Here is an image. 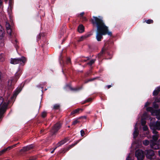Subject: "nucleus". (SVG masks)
I'll return each mask as SVG.
<instances>
[{
  "mask_svg": "<svg viewBox=\"0 0 160 160\" xmlns=\"http://www.w3.org/2000/svg\"><path fill=\"white\" fill-rule=\"evenodd\" d=\"M92 35V34L91 33H88L84 36H82L81 37L79 41H83L84 39L88 38L90 37Z\"/></svg>",
  "mask_w": 160,
  "mask_h": 160,
  "instance_id": "obj_25",
  "label": "nucleus"
},
{
  "mask_svg": "<svg viewBox=\"0 0 160 160\" xmlns=\"http://www.w3.org/2000/svg\"><path fill=\"white\" fill-rule=\"evenodd\" d=\"M145 22L147 24H148L152 23L153 22V20L152 19H148L147 20H146Z\"/></svg>",
  "mask_w": 160,
  "mask_h": 160,
  "instance_id": "obj_31",
  "label": "nucleus"
},
{
  "mask_svg": "<svg viewBox=\"0 0 160 160\" xmlns=\"http://www.w3.org/2000/svg\"><path fill=\"white\" fill-rule=\"evenodd\" d=\"M99 21H100V25H101L102 27H103L106 30L107 32L105 34V35L107 34L110 36H111L112 34V32L108 31V27L105 25V23L103 20L102 19L99 18Z\"/></svg>",
  "mask_w": 160,
  "mask_h": 160,
  "instance_id": "obj_7",
  "label": "nucleus"
},
{
  "mask_svg": "<svg viewBox=\"0 0 160 160\" xmlns=\"http://www.w3.org/2000/svg\"><path fill=\"white\" fill-rule=\"evenodd\" d=\"M60 108V105L59 104H55L54 105L53 107V109H54L55 110H58Z\"/></svg>",
  "mask_w": 160,
  "mask_h": 160,
  "instance_id": "obj_27",
  "label": "nucleus"
},
{
  "mask_svg": "<svg viewBox=\"0 0 160 160\" xmlns=\"http://www.w3.org/2000/svg\"><path fill=\"white\" fill-rule=\"evenodd\" d=\"M78 30L80 33L83 32L84 30V28L82 24L80 25L78 28Z\"/></svg>",
  "mask_w": 160,
  "mask_h": 160,
  "instance_id": "obj_24",
  "label": "nucleus"
},
{
  "mask_svg": "<svg viewBox=\"0 0 160 160\" xmlns=\"http://www.w3.org/2000/svg\"><path fill=\"white\" fill-rule=\"evenodd\" d=\"M146 156L147 158L150 159H154V158H153L155 155L154 151L151 149L146 150L145 151Z\"/></svg>",
  "mask_w": 160,
  "mask_h": 160,
  "instance_id": "obj_5",
  "label": "nucleus"
},
{
  "mask_svg": "<svg viewBox=\"0 0 160 160\" xmlns=\"http://www.w3.org/2000/svg\"><path fill=\"white\" fill-rule=\"evenodd\" d=\"M66 38H64L63 40H62V44L65 41V40H66Z\"/></svg>",
  "mask_w": 160,
  "mask_h": 160,
  "instance_id": "obj_52",
  "label": "nucleus"
},
{
  "mask_svg": "<svg viewBox=\"0 0 160 160\" xmlns=\"http://www.w3.org/2000/svg\"><path fill=\"white\" fill-rule=\"evenodd\" d=\"M69 140L68 138H66L58 142L57 144V147H59L64 144Z\"/></svg>",
  "mask_w": 160,
  "mask_h": 160,
  "instance_id": "obj_12",
  "label": "nucleus"
},
{
  "mask_svg": "<svg viewBox=\"0 0 160 160\" xmlns=\"http://www.w3.org/2000/svg\"><path fill=\"white\" fill-rule=\"evenodd\" d=\"M8 13H10L11 12H12V11L11 10H10V11H8Z\"/></svg>",
  "mask_w": 160,
  "mask_h": 160,
  "instance_id": "obj_58",
  "label": "nucleus"
},
{
  "mask_svg": "<svg viewBox=\"0 0 160 160\" xmlns=\"http://www.w3.org/2000/svg\"><path fill=\"white\" fill-rule=\"evenodd\" d=\"M83 86L82 85L80 87L78 86L75 88H71V91L75 92H78L82 88Z\"/></svg>",
  "mask_w": 160,
  "mask_h": 160,
  "instance_id": "obj_14",
  "label": "nucleus"
},
{
  "mask_svg": "<svg viewBox=\"0 0 160 160\" xmlns=\"http://www.w3.org/2000/svg\"><path fill=\"white\" fill-rule=\"evenodd\" d=\"M60 56H60V57H60V58H61V59L62 61V62L63 63V60H62V58H61L62 55H61V54Z\"/></svg>",
  "mask_w": 160,
  "mask_h": 160,
  "instance_id": "obj_57",
  "label": "nucleus"
},
{
  "mask_svg": "<svg viewBox=\"0 0 160 160\" xmlns=\"http://www.w3.org/2000/svg\"><path fill=\"white\" fill-rule=\"evenodd\" d=\"M87 58V60H83V61L84 62H86L88 60H89V57H87L86 58Z\"/></svg>",
  "mask_w": 160,
  "mask_h": 160,
  "instance_id": "obj_48",
  "label": "nucleus"
},
{
  "mask_svg": "<svg viewBox=\"0 0 160 160\" xmlns=\"http://www.w3.org/2000/svg\"><path fill=\"white\" fill-rule=\"evenodd\" d=\"M80 132H81V136L82 137L83 136H84V135H85V132L83 130H82L80 131Z\"/></svg>",
  "mask_w": 160,
  "mask_h": 160,
  "instance_id": "obj_41",
  "label": "nucleus"
},
{
  "mask_svg": "<svg viewBox=\"0 0 160 160\" xmlns=\"http://www.w3.org/2000/svg\"><path fill=\"white\" fill-rule=\"evenodd\" d=\"M8 1V0H5V2H7V1Z\"/></svg>",
  "mask_w": 160,
  "mask_h": 160,
  "instance_id": "obj_61",
  "label": "nucleus"
},
{
  "mask_svg": "<svg viewBox=\"0 0 160 160\" xmlns=\"http://www.w3.org/2000/svg\"><path fill=\"white\" fill-rule=\"evenodd\" d=\"M143 130L144 131H147L148 129V128L147 126H144L143 127Z\"/></svg>",
  "mask_w": 160,
  "mask_h": 160,
  "instance_id": "obj_44",
  "label": "nucleus"
},
{
  "mask_svg": "<svg viewBox=\"0 0 160 160\" xmlns=\"http://www.w3.org/2000/svg\"><path fill=\"white\" fill-rule=\"evenodd\" d=\"M91 22L93 27L97 28V33L96 38L98 41H101L103 38L102 35H105L107 32L103 27H102L100 25L99 18L97 17L93 16L91 19Z\"/></svg>",
  "mask_w": 160,
  "mask_h": 160,
  "instance_id": "obj_1",
  "label": "nucleus"
},
{
  "mask_svg": "<svg viewBox=\"0 0 160 160\" xmlns=\"http://www.w3.org/2000/svg\"><path fill=\"white\" fill-rule=\"evenodd\" d=\"M43 131V130H41V133H42Z\"/></svg>",
  "mask_w": 160,
  "mask_h": 160,
  "instance_id": "obj_59",
  "label": "nucleus"
},
{
  "mask_svg": "<svg viewBox=\"0 0 160 160\" xmlns=\"http://www.w3.org/2000/svg\"><path fill=\"white\" fill-rule=\"evenodd\" d=\"M12 147V145L11 146H9L8 147V148H4L1 151H0V156L2 155V154L4 153L7 151L9 150L10 149H11L12 148H13Z\"/></svg>",
  "mask_w": 160,
  "mask_h": 160,
  "instance_id": "obj_15",
  "label": "nucleus"
},
{
  "mask_svg": "<svg viewBox=\"0 0 160 160\" xmlns=\"http://www.w3.org/2000/svg\"><path fill=\"white\" fill-rule=\"evenodd\" d=\"M155 145H157V144H155L154 145V146H155Z\"/></svg>",
  "mask_w": 160,
  "mask_h": 160,
  "instance_id": "obj_62",
  "label": "nucleus"
},
{
  "mask_svg": "<svg viewBox=\"0 0 160 160\" xmlns=\"http://www.w3.org/2000/svg\"><path fill=\"white\" fill-rule=\"evenodd\" d=\"M14 0H9V6L8 9L12 10L13 8Z\"/></svg>",
  "mask_w": 160,
  "mask_h": 160,
  "instance_id": "obj_20",
  "label": "nucleus"
},
{
  "mask_svg": "<svg viewBox=\"0 0 160 160\" xmlns=\"http://www.w3.org/2000/svg\"><path fill=\"white\" fill-rule=\"evenodd\" d=\"M68 128H70V126H68Z\"/></svg>",
  "mask_w": 160,
  "mask_h": 160,
  "instance_id": "obj_63",
  "label": "nucleus"
},
{
  "mask_svg": "<svg viewBox=\"0 0 160 160\" xmlns=\"http://www.w3.org/2000/svg\"><path fill=\"white\" fill-rule=\"evenodd\" d=\"M65 32L66 27L65 26H63V28L61 29L59 32V35L61 38L64 34Z\"/></svg>",
  "mask_w": 160,
  "mask_h": 160,
  "instance_id": "obj_26",
  "label": "nucleus"
},
{
  "mask_svg": "<svg viewBox=\"0 0 160 160\" xmlns=\"http://www.w3.org/2000/svg\"><path fill=\"white\" fill-rule=\"evenodd\" d=\"M150 127L151 128H153L160 130V121H157L156 122H152L150 124Z\"/></svg>",
  "mask_w": 160,
  "mask_h": 160,
  "instance_id": "obj_9",
  "label": "nucleus"
},
{
  "mask_svg": "<svg viewBox=\"0 0 160 160\" xmlns=\"http://www.w3.org/2000/svg\"><path fill=\"white\" fill-rule=\"evenodd\" d=\"M130 158V157L129 156H128V157L127 158L126 160H130V159H129V158Z\"/></svg>",
  "mask_w": 160,
  "mask_h": 160,
  "instance_id": "obj_53",
  "label": "nucleus"
},
{
  "mask_svg": "<svg viewBox=\"0 0 160 160\" xmlns=\"http://www.w3.org/2000/svg\"><path fill=\"white\" fill-rule=\"evenodd\" d=\"M7 33L9 35V37L10 38V40L12 42L14 46L17 50L19 48L18 44L19 43L16 38L12 39V38L13 37V35L12 34V30L11 28L7 29Z\"/></svg>",
  "mask_w": 160,
  "mask_h": 160,
  "instance_id": "obj_3",
  "label": "nucleus"
},
{
  "mask_svg": "<svg viewBox=\"0 0 160 160\" xmlns=\"http://www.w3.org/2000/svg\"><path fill=\"white\" fill-rule=\"evenodd\" d=\"M79 122H80V121H79L78 120V119H77L74 120L72 122V125H75L76 124H77L78 123H79Z\"/></svg>",
  "mask_w": 160,
  "mask_h": 160,
  "instance_id": "obj_34",
  "label": "nucleus"
},
{
  "mask_svg": "<svg viewBox=\"0 0 160 160\" xmlns=\"http://www.w3.org/2000/svg\"><path fill=\"white\" fill-rule=\"evenodd\" d=\"M22 73V71L21 70L20 68H18V70L17 72H16L15 74V78L16 79V81L19 78L20 76L21 75Z\"/></svg>",
  "mask_w": 160,
  "mask_h": 160,
  "instance_id": "obj_18",
  "label": "nucleus"
},
{
  "mask_svg": "<svg viewBox=\"0 0 160 160\" xmlns=\"http://www.w3.org/2000/svg\"><path fill=\"white\" fill-rule=\"evenodd\" d=\"M45 34L43 33L40 32L39 34L37 36V40L38 41L39 40L45 38Z\"/></svg>",
  "mask_w": 160,
  "mask_h": 160,
  "instance_id": "obj_23",
  "label": "nucleus"
},
{
  "mask_svg": "<svg viewBox=\"0 0 160 160\" xmlns=\"http://www.w3.org/2000/svg\"><path fill=\"white\" fill-rule=\"evenodd\" d=\"M27 61L26 58L24 56H22L21 58H12L11 60V63L14 64H20L21 65L24 66L26 62Z\"/></svg>",
  "mask_w": 160,
  "mask_h": 160,
  "instance_id": "obj_2",
  "label": "nucleus"
},
{
  "mask_svg": "<svg viewBox=\"0 0 160 160\" xmlns=\"http://www.w3.org/2000/svg\"><path fill=\"white\" fill-rule=\"evenodd\" d=\"M149 144V142L148 140H145L143 141V144L145 146L148 145Z\"/></svg>",
  "mask_w": 160,
  "mask_h": 160,
  "instance_id": "obj_35",
  "label": "nucleus"
},
{
  "mask_svg": "<svg viewBox=\"0 0 160 160\" xmlns=\"http://www.w3.org/2000/svg\"><path fill=\"white\" fill-rule=\"evenodd\" d=\"M80 140H78L76 141L74 143L72 144L71 145L69 146L67 148L63 149L61 150V151L60 152V153H64L65 152L68 151L71 148H72L75 145H77L79 142Z\"/></svg>",
  "mask_w": 160,
  "mask_h": 160,
  "instance_id": "obj_8",
  "label": "nucleus"
},
{
  "mask_svg": "<svg viewBox=\"0 0 160 160\" xmlns=\"http://www.w3.org/2000/svg\"><path fill=\"white\" fill-rule=\"evenodd\" d=\"M6 27L7 29L11 28V26L9 23H6Z\"/></svg>",
  "mask_w": 160,
  "mask_h": 160,
  "instance_id": "obj_36",
  "label": "nucleus"
},
{
  "mask_svg": "<svg viewBox=\"0 0 160 160\" xmlns=\"http://www.w3.org/2000/svg\"><path fill=\"white\" fill-rule=\"evenodd\" d=\"M83 111V109L82 108H77L71 112V115H74L75 114L79 113L80 112H82Z\"/></svg>",
  "mask_w": 160,
  "mask_h": 160,
  "instance_id": "obj_16",
  "label": "nucleus"
},
{
  "mask_svg": "<svg viewBox=\"0 0 160 160\" xmlns=\"http://www.w3.org/2000/svg\"><path fill=\"white\" fill-rule=\"evenodd\" d=\"M13 80V79H11L9 80V82L10 81H11V82H12V81Z\"/></svg>",
  "mask_w": 160,
  "mask_h": 160,
  "instance_id": "obj_56",
  "label": "nucleus"
},
{
  "mask_svg": "<svg viewBox=\"0 0 160 160\" xmlns=\"http://www.w3.org/2000/svg\"><path fill=\"white\" fill-rule=\"evenodd\" d=\"M135 156L138 160H143L144 157L143 152L142 150H137L135 152Z\"/></svg>",
  "mask_w": 160,
  "mask_h": 160,
  "instance_id": "obj_6",
  "label": "nucleus"
},
{
  "mask_svg": "<svg viewBox=\"0 0 160 160\" xmlns=\"http://www.w3.org/2000/svg\"><path fill=\"white\" fill-rule=\"evenodd\" d=\"M67 64H68L71 63V59L69 58H67L66 61Z\"/></svg>",
  "mask_w": 160,
  "mask_h": 160,
  "instance_id": "obj_37",
  "label": "nucleus"
},
{
  "mask_svg": "<svg viewBox=\"0 0 160 160\" xmlns=\"http://www.w3.org/2000/svg\"><path fill=\"white\" fill-rule=\"evenodd\" d=\"M105 49L103 48H102L101 51L98 55V58H100L102 57L103 54L105 53Z\"/></svg>",
  "mask_w": 160,
  "mask_h": 160,
  "instance_id": "obj_22",
  "label": "nucleus"
},
{
  "mask_svg": "<svg viewBox=\"0 0 160 160\" xmlns=\"http://www.w3.org/2000/svg\"><path fill=\"white\" fill-rule=\"evenodd\" d=\"M95 61V59H92L87 63V64L91 66L94 63Z\"/></svg>",
  "mask_w": 160,
  "mask_h": 160,
  "instance_id": "obj_29",
  "label": "nucleus"
},
{
  "mask_svg": "<svg viewBox=\"0 0 160 160\" xmlns=\"http://www.w3.org/2000/svg\"><path fill=\"white\" fill-rule=\"evenodd\" d=\"M153 106L154 108L155 109H158L159 106L158 104H157L156 102H154L153 103Z\"/></svg>",
  "mask_w": 160,
  "mask_h": 160,
  "instance_id": "obj_30",
  "label": "nucleus"
},
{
  "mask_svg": "<svg viewBox=\"0 0 160 160\" xmlns=\"http://www.w3.org/2000/svg\"><path fill=\"white\" fill-rule=\"evenodd\" d=\"M57 147H56L55 148H54L53 149V150H52V151L51 152V153H53L54 152V151L56 149V148H57Z\"/></svg>",
  "mask_w": 160,
  "mask_h": 160,
  "instance_id": "obj_50",
  "label": "nucleus"
},
{
  "mask_svg": "<svg viewBox=\"0 0 160 160\" xmlns=\"http://www.w3.org/2000/svg\"><path fill=\"white\" fill-rule=\"evenodd\" d=\"M62 124L59 122L55 124L51 130V132L52 135H54L61 128Z\"/></svg>",
  "mask_w": 160,
  "mask_h": 160,
  "instance_id": "obj_4",
  "label": "nucleus"
},
{
  "mask_svg": "<svg viewBox=\"0 0 160 160\" xmlns=\"http://www.w3.org/2000/svg\"><path fill=\"white\" fill-rule=\"evenodd\" d=\"M84 118L85 119H86L87 118V117L86 116H82L81 117H80L79 118Z\"/></svg>",
  "mask_w": 160,
  "mask_h": 160,
  "instance_id": "obj_49",
  "label": "nucleus"
},
{
  "mask_svg": "<svg viewBox=\"0 0 160 160\" xmlns=\"http://www.w3.org/2000/svg\"><path fill=\"white\" fill-rule=\"evenodd\" d=\"M22 89V87L21 85L18 86L14 91V93L13 95V97H16L18 94L21 91Z\"/></svg>",
  "mask_w": 160,
  "mask_h": 160,
  "instance_id": "obj_11",
  "label": "nucleus"
},
{
  "mask_svg": "<svg viewBox=\"0 0 160 160\" xmlns=\"http://www.w3.org/2000/svg\"><path fill=\"white\" fill-rule=\"evenodd\" d=\"M152 139L154 141H156L158 139V136L156 135H153L152 136Z\"/></svg>",
  "mask_w": 160,
  "mask_h": 160,
  "instance_id": "obj_39",
  "label": "nucleus"
},
{
  "mask_svg": "<svg viewBox=\"0 0 160 160\" xmlns=\"http://www.w3.org/2000/svg\"><path fill=\"white\" fill-rule=\"evenodd\" d=\"M139 134V131L138 128L135 127L134 128V130L133 133V138L134 139H136Z\"/></svg>",
  "mask_w": 160,
  "mask_h": 160,
  "instance_id": "obj_13",
  "label": "nucleus"
},
{
  "mask_svg": "<svg viewBox=\"0 0 160 160\" xmlns=\"http://www.w3.org/2000/svg\"><path fill=\"white\" fill-rule=\"evenodd\" d=\"M108 44V42H106L105 43V46L107 47L108 46H107V44Z\"/></svg>",
  "mask_w": 160,
  "mask_h": 160,
  "instance_id": "obj_54",
  "label": "nucleus"
},
{
  "mask_svg": "<svg viewBox=\"0 0 160 160\" xmlns=\"http://www.w3.org/2000/svg\"><path fill=\"white\" fill-rule=\"evenodd\" d=\"M99 78V77H95V78H91V79H88V80L86 81L85 82V83H88V82H91V81H93L95 80H96L98 78Z\"/></svg>",
  "mask_w": 160,
  "mask_h": 160,
  "instance_id": "obj_28",
  "label": "nucleus"
},
{
  "mask_svg": "<svg viewBox=\"0 0 160 160\" xmlns=\"http://www.w3.org/2000/svg\"><path fill=\"white\" fill-rule=\"evenodd\" d=\"M4 32L2 27L0 25V39H2L4 36Z\"/></svg>",
  "mask_w": 160,
  "mask_h": 160,
  "instance_id": "obj_17",
  "label": "nucleus"
},
{
  "mask_svg": "<svg viewBox=\"0 0 160 160\" xmlns=\"http://www.w3.org/2000/svg\"><path fill=\"white\" fill-rule=\"evenodd\" d=\"M149 103L148 102H147L146 103L145 106L147 107V106L149 105Z\"/></svg>",
  "mask_w": 160,
  "mask_h": 160,
  "instance_id": "obj_51",
  "label": "nucleus"
},
{
  "mask_svg": "<svg viewBox=\"0 0 160 160\" xmlns=\"http://www.w3.org/2000/svg\"><path fill=\"white\" fill-rule=\"evenodd\" d=\"M47 112L44 111L42 112L41 114V116L42 118H44L47 116Z\"/></svg>",
  "mask_w": 160,
  "mask_h": 160,
  "instance_id": "obj_33",
  "label": "nucleus"
},
{
  "mask_svg": "<svg viewBox=\"0 0 160 160\" xmlns=\"http://www.w3.org/2000/svg\"><path fill=\"white\" fill-rule=\"evenodd\" d=\"M33 148V146L32 145H28L23 147V148L20 150V152H25L29 150L32 149Z\"/></svg>",
  "mask_w": 160,
  "mask_h": 160,
  "instance_id": "obj_10",
  "label": "nucleus"
},
{
  "mask_svg": "<svg viewBox=\"0 0 160 160\" xmlns=\"http://www.w3.org/2000/svg\"><path fill=\"white\" fill-rule=\"evenodd\" d=\"M84 12H82L80 14V17H82L83 16V15H84Z\"/></svg>",
  "mask_w": 160,
  "mask_h": 160,
  "instance_id": "obj_46",
  "label": "nucleus"
},
{
  "mask_svg": "<svg viewBox=\"0 0 160 160\" xmlns=\"http://www.w3.org/2000/svg\"><path fill=\"white\" fill-rule=\"evenodd\" d=\"M19 143H19V142H18V143H16V144H14V145H12V147L13 148H14V147H17V146L19 144Z\"/></svg>",
  "mask_w": 160,
  "mask_h": 160,
  "instance_id": "obj_43",
  "label": "nucleus"
},
{
  "mask_svg": "<svg viewBox=\"0 0 160 160\" xmlns=\"http://www.w3.org/2000/svg\"><path fill=\"white\" fill-rule=\"evenodd\" d=\"M111 87V85H108L107 86V87L108 89L110 88Z\"/></svg>",
  "mask_w": 160,
  "mask_h": 160,
  "instance_id": "obj_55",
  "label": "nucleus"
},
{
  "mask_svg": "<svg viewBox=\"0 0 160 160\" xmlns=\"http://www.w3.org/2000/svg\"><path fill=\"white\" fill-rule=\"evenodd\" d=\"M155 101L157 102H160V98L157 97L155 99Z\"/></svg>",
  "mask_w": 160,
  "mask_h": 160,
  "instance_id": "obj_40",
  "label": "nucleus"
},
{
  "mask_svg": "<svg viewBox=\"0 0 160 160\" xmlns=\"http://www.w3.org/2000/svg\"><path fill=\"white\" fill-rule=\"evenodd\" d=\"M160 92V87L157 88L153 92V95L154 96H156Z\"/></svg>",
  "mask_w": 160,
  "mask_h": 160,
  "instance_id": "obj_21",
  "label": "nucleus"
},
{
  "mask_svg": "<svg viewBox=\"0 0 160 160\" xmlns=\"http://www.w3.org/2000/svg\"><path fill=\"white\" fill-rule=\"evenodd\" d=\"M158 119H160V117H158L157 118Z\"/></svg>",
  "mask_w": 160,
  "mask_h": 160,
  "instance_id": "obj_60",
  "label": "nucleus"
},
{
  "mask_svg": "<svg viewBox=\"0 0 160 160\" xmlns=\"http://www.w3.org/2000/svg\"><path fill=\"white\" fill-rule=\"evenodd\" d=\"M66 86L69 88L70 90H71V88H72L70 84H67L66 85Z\"/></svg>",
  "mask_w": 160,
  "mask_h": 160,
  "instance_id": "obj_45",
  "label": "nucleus"
},
{
  "mask_svg": "<svg viewBox=\"0 0 160 160\" xmlns=\"http://www.w3.org/2000/svg\"><path fill=\"white\" fill-rule=\"evenodd\" d=\"M92 100V98H88V99H87L86 100H85L83 102V104H85L87 102H90V101H91Z\"/></svg>",
  "mask_w": 160,
  "mask_h": 160,
  "instance_id": "obj_32",
  "label": "nucleus"
},
{
  "mask_svg": "<svg viewBox=\"0 0 160 160\" xmlns=\"http://www.w3.org/2000/svg\"><path fill=\"white\" fill-rule=\"evenodd\" d=\"M151 128L153 130L152 132L153 133L156 134L158 132L156 131V130H157V129L153 128Z\"/></svg>",
  "mask_w": 160,
  "mask_h": 160,
  "instance_id": "obj_38",
  "label": "nucleus"
},
{
  "mask_svg": "<svg viewBox=\"0 0 160 160\" xmlns=\"http://www.w3.org/2000/svg\"><path fill=\"white\" fill-rule=\"evenodd\" d=\"M146 123V122L144 120H142L141 122V124L142 125L144 126Z\"/></svg>",
  "mask_w": 160,
  "mask_h": 160,
  "instance_id": "obj_42",
  "label": "nucleus"
},
{
  "mask_svg": "<svg viewBox=\"0 0 160 160\" xmlns=\"http://www.w3.org/2000/svg\"><path fill=\"white\" fill-rule=\"evenodd\" d=\"M152 148H153L154 149H159V146H157V148H154L153 147H152Z\"/></svg>",
  "mask_w": 160,
  "mask_h": 160,
  "instance_id": "obj_47",
  "label": "nucleus"
},
{
  "mask_svg": "<svg viewBox=\"0 0 160 160\" xmlns=\"http://www.w3.org/2000/svg\"><path fill=\"white\" fill-rule=\"evenodd\" d=\"M147 111L148 112H155L156 113H159V111L158 110H154L153 108L151 107H148L147 108Z\"/></svg>",
  "mask_w": 160,
  "mask_h": 160,
  "instance_id": "obj_19",
  "label": "nucleus"
}]
</instances>
